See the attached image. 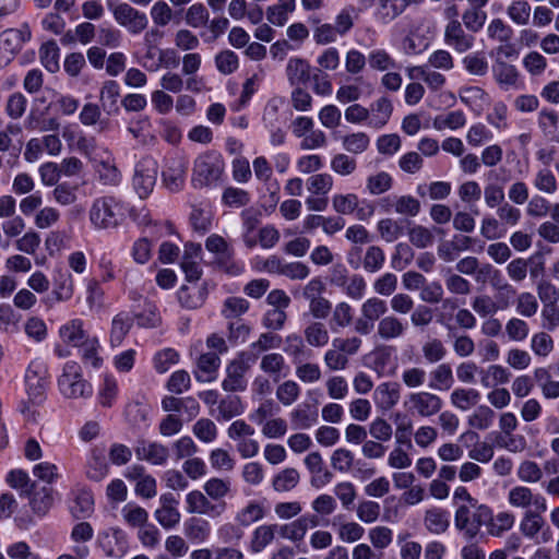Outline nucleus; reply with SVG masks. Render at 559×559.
Here are the masks:
<instances>
[{
	"instance_id": "nucleus-1",
	"label": "nucleus",
	"mask_w": 559,
	"mask_h": 559,
	"mask_svg": "<svg viewBox=\"0 0 559 559\" xmlns=\"http://www.w3.org/2000/svg\"><path fill=\"white\" fill-rule=\"evenodd\" d=\"M492 511L486 504H479L469 509L467 504H459L454 512V527L467 540L475 539L484 525L489 524Z\"/></svg>"
},
{
	"instance_id": "nucleus-2",
	"label": "nucleus",
	"mask_w": 559,
	"mask_h": 559,
	"mask_svg": "<svg viewBox=\"0 0 559 559\" xmlns=\"http://www.w3.org/2000/svg\"><path fill=\"white\" fill-rule=\"evenodd\" d=\"M90 222L96 230L114 229L124 217L122 204L112 197H103L94 200L91 205Z\"/></svg>"
},
{
	"instance_id": "nucleus-3",
	"label": "nucleus",
	"mask_w": 559,
	"mask_h": 559,
	"mask_svg": "<svg viewBox=\"0 0 559 559\" xmlns=\"http://www.w3.org/2000/svg\"><path fill=\"white\" fill-rule=\"evenodd\" d=\"M58 389L66 399H88L93 394V388L83 379L81 367L75 361L64 364L62 373L58 378Z\"/></svg>"
},
{
	"instance_id": "nucleus-4",
	"label": "nucleus",
	"mask_w": 559,
	"mask_h": 559,
	"mask_svg": "<svg viewBox=\"0 0 559 559\" xmlns=\"http://www.w3.org/2000/svg\"><path fill=\"white\" fill-rule=\"evenodd\" d=\"M90 157L100 181L104 185L116 186L120 181V171L118 170L112 153L105 146L95 144H83L81 146Z\"/></svg>"
},
{
	"instance_id": "nucleus-5",
	"label": "nucleus",
	"mask_w": 559,
	"mask_h": 559,
	"mask_svg": "<svg viewBox=\"0 0 559 559\" xmlns=\"http://www.w3.org/2000/svg\"><path fill=\"white\" fill-rule=\"evenodd\" d=\"M224 171V162L219 154L206 152L199 155L193 164L192 185L197 188L209 187L219 180Z\"/></svg>"
},
{
	"instance_id": "nucleus-6",
	"label": "nucleus",
	"mask_w": 559,
	"mask_h": 559,
	"mask_svg": "<svg viewBox=\"0 0 559 559\" xmlns=\"http://www.w3.org/2000/svg\"><path fill=\"white\" fill-rule=\"evenodd\" d=\"M205 249L215 255L217 267L231 276H238L245 271L242 263L235 260V252L224 237L210 235L205 240Z\"/></svg>"
},
{
	"instance_id": "nucleus-7",
	"label": "nucleus",
	"mask_w": 559,
	"mask_h": 559,
	"mask_svg": "<svg viewBox=\"0 0 559 559\" xmlns=\"http://www.w3.org/2000/svg\"><path fill=\"white\" fill-rule=\"evenodd\" d=\"M403 406L414 417L430 418L440 413L443 401L431 391H415L405 397Z\"/></svg>"
},
{
	"instance_id": "nucleus-8",
	"label": "nucleus",
	"mask_w": 559,
	"mask_h": 559,
	"mask_svg": "<svg viewBox=\"0 0 559 559\" xmlns=\"http://www.w3.org/2000/svg\"><path fill=\"white\" fill-rule=\"evenodd\" d=\"M377 205L384 214L402 217H416L421 210L420 201L411 194H385L378 199Z\"/></svg>"
},
{
	"instance_id": "nucleus-9",
	"label": "nucleus",
	"mask_w": 559,
	"mask_h": 559,
	"mask_svg": "<svg viewBox=\"0 0 559 559\" xmlns=\"http://www.w3.org/2000/svg\"><path fill=\"white\" fill-rule=\"evenodd\" d=\"M251 357L247 352H240L226 367V377L222 388L226 392H241L247 388L246 374L251 368Z\"/></svg>"
},
{
	"instance_id": "nucleus-10",
	"label": "nucleus",
	"mask_w": 559,
	"mask_h": 559,
	"mask_svg": "<svg viewBox=\"0 0 559 559\" xmlns=\"http://www.w3.org/2000/svg\"><path fill=\"white\" fill-rule=\"evenodd\" d=\"M108 7L115 21L130 34L138 35L146 29L148 19L144 12L134 9L127 2L112 4L108 1Z\"/></svg>"
},
{
	"instance_id": "nucleus-11",
	"label": "nucleus",
	"mask_w": 559,
	"mask_h": 559,
	"mask_svg": "<svg viewBox=\"0 0 559 559\" xmlns=\"http://www.w3.org/2000/svg\"><path fill=\"white\" fill-rule=\"evenodd\" d=\"M507 501L511 508L525 512L532 510L547 511L548 509L546 498L534 492L525 485H516L510 488L507 493Z\"/></svg>"
},
{
	"instance_id": "nucleus-12",
	"label": "nucleus",
	"mask_w": 559,
	"mask_h": 559,
	"mask_svg": "<svg viewBox=\"0 0 559 559\" xmlns=\"http://www.w3.org/2000/svg\"><path fill=\"white\" fill-rule=\"evenodd\" d=\"M157 174L158 165L152 157H144L136 164L132 183L141 199L147 198L153 192Z\"/></svg>"
},
{
	"instance_id": "nucleus-13",
	"label": "nucleus",
	"mask_w": 559,
	"mask_h": 559,
	"mask_svg": "<svg viewBox=\"0 0 559 559\" xmlns=\"http://www.w3.org/2000/svg\"><path fill=\"white\" fill-rule=\"evenodd\" d=\"M186 503L188 513L210 518H218L226 510V503L224 501L214 503L204 490L201 491L198 489L187 493Z\"/></svg>"
},
{
	"instance_id": "nucleus-14",
	"label": "nucleus",
	"mask_w": 559,
	"mask_h": 559,
	"mask_svg": "<svg viewBox=\"0 0 559 559\" xmlns=\"http://www.w3.org/2000/svg\"><path fill=\"white\" fill-rule=\"evenodd\" d=\"M443 39L447 46L459 53L471 50L475 44V37L463 28L460 21H450L444 27Z\"/></svg>"
},
{
	"instance_id": "nucleus-15",
	"label": "nucleus",
	"mask_w": 559,
	"mask_h": 559,
	"mask_svg": "<svg viewBox=\"0 0 559 559\" xmlns=\"http://www.w3.org/2000/svg\"><path fill=\"white\" fill-rule=\"evenodd\" d=\"M187 160L182 156H175L167 159L162 173L163 182L173 192L182 189L186 180Z\"/></svg>"
},
{
	"instance_id": "nucleus-16",
	"label": "nucleus",
	"mask_w": 559,
	"mask_h": 559,
	"mask_svg": "<svg viewBox=\"0 0 559 559\" xmlns=\"http://www.w3.org/2000/svg\"><path fill=\"white\" fill-rule=\"evenodd\" d=\"M25 385L28 399L40 404L45 399L46 371L38 364H31L25 373Z\"/></svg>"
},
{
	"instance_id": "nucleus-17",
	"label": "nucleus",
	"mask_w": 559,
	"mask_h": 559,
	"mask_svg": "<svg viewBox=\"0 0 559 559\" xmlns=\"http://www.w3.org/2000/svg\"><path fill=\"white\" fill-rule=\"evenodd\" d=\"M134 452L138 460L153 465H165L169 457V450L166 445L145 439L136 440Z\"/></svg>"
},
{
	"instance_id": "nucleus-18",
	"label": "nucleus",
	"mask_w": 559,
	"mask_h": 559,
	"mask_svg": "<svg viewBox=\"0 0 559 559\" xmlns=\"http://www.w3.org/2000/svg\"><path fill=\"white\" fill-rule=\"evenodd\" d=\"M319 525V518L317 515H302L297 520L282 525L280 527V534L283 538L292 542H300L306 536L309 528H313Z\"/></svg>"
},
{
	"instance_id": "nucleus-19",
	"label": "nucleus",
	"mask_w": 559,
	"mask_h": 559,
	"mask_svg": "<svg viewBox=\"0 0 559 559\" xmlns=\"http://www.w3.org/2000/svg\"><path fill=\"white\" fill-rule=\"evenodd\" d=\"M259 368L274 382H278L281 379L285 378L288 369L285 357L276 352L262 355Z\"/></svg>"
},
{
	"instance_id": "nucleus-20",
	"label": "nucleus",
	"mask_w": 559,
	"mask_h": 559,
	"mask_svg": "<svg viewBox=\"0 0 559 559\" xmlns=\"http://www.w3.org/2000/svg\"><path fill=\"white\" fill-rule=\"evenodd\" d=\"M305 464L311 473V485L322 488L330 484L333 474L324 466L323 459L319 452H311L305 457Z\"/></svg>"
},
{
	"instance_id": "nucleus-21",
	"label": "nucleus",
	"mask_w": 559,
	"mask_h": 559,
	"mask_svg": "<svg viewBox=\"0 0 559 559\" xmlns=\"http://www.w3.org/2000/svg\"><path fill=\"white\" fill-rule=\"evenodd\" d=\"M372 397L378 408L390 411L400 401V385L396 382H382L374 389Z\"/></svg>"
},
{
	"instance_id": "nucleus-22",
	"label": "nucleus",
	"mask_w": 559,
	"mask_h": 559,
	"mask_svg": "<svg viewBox=\"0 0 559 559\" xmlns=\"http://www.w3.org/2000/svg\"><path fill=\"white\" fill-rule=\"evenodd\" d=\"M178 301L187 309H197L201 307L207 296L206 286L203 284L192 283L182 285L178 293Z\"/></svg>"
},
{
	"instance_id": "nucleus-23",
	"label": "nucleus",
	"mask_w": 559,
	"mask_h": 559,
	"mask_svg": "<svg viewBox=\"0 0 559 559\" xmlns=\"http://www.w3.org/2000/svg\"><path fill=\"white\" fill-rule=\"evenodd\" d=\"M59 336L63 343L73 347H79L90 337L81 319H72L62 324L59 329Z\"/></svg>"
},
{
	"instance_id": "nucleus-24",
	"label": "nucleus",
	"mask_w": 559,
	"mask_h": 559,
	"mask_svg": "<svg viewBox=\"0 0 559 559\" xmlns=\"http://www.w3.org/2000/svg\"><path fill=\"white\" fill-rule=\"evenodd\" d=\"M406 324L396 316H384L377 324V335L382 341L401 338L406 332Z\"/></svg>"
},
{
	"instance_id": "nucleus-25",
	"label": "nucleus",
	"mask_w": 559,
	"mask_h": 559,
	"mask_svg": "<svg viewBox=\"0 0 559 559\" xmlns=\"http://www.w3.org/2000/svg\"><path fill=\"white\" fill-rule=\"evenodd\" d=\"M265 508L257 500L248 501L235 514V522L241 527H249L265 516Z\"/></svg>"
},
{
	"instance_id": "nucleus-26",
	"label": "nucleus",
	"mask_w": 559,
	"mask_h": 559,
	"mask_svg": "<svg viewBox=\"0 0 559 559\" xmlns=\"http://www.w3.org/2000/svg\"><path fill=\"white\" fill-rule=\"evenodd\" d=\"M508 299L496 301L489 295H477L471 301V307L480 318H488L495 316L499 310H504L509 307Z\"/></svg>"
},
{
	"instance_id": "nucleus-27",
	"label": "nucleus",
	"mask_w": 559,
	"mask_h": 559,
	"mask_svg": "<svg viewBox=\"0 0 559 559\" xmlns=\"http://www.w3.org/2000/svg\"><path fill=\"white\" fill-rule=\"evenodd\" d=\"M424 525L431 534L445 533L450 525L448 511L439 507L427 509L424 515Z\"/></svg>"
},
{
	"instance_id": "nucleus-28",
	"label": "nucleus",
	"mask_w": 559,
	"mask_h": 559,
	"mask_svg": "<svg viewBox=\"0 0 559 559\" xmlns=\"http://www.w3.org/2000/svg\"><path fill=\"white\" fill-rule=\"evenodd\" d=\"M545 512L546 511L539 510L524 512L519 524V530L524 537L534 539L540 533L546 525L545 519L543 518V513Z\"/></svg>"
},
{
	"instance_id": "nucleus-29",
	"label": "nucleus",
	"mask_w": 559,
	"mask_h": 559,
	"mask_svg": "<svg viewBox=\"0 0 559 559\" xmlns=\"http://www.w3.org/2000/svg\"><path fill=\"white\" fill-rule=\"evenodd\" d=\"M183 534L190 542L203 544L211 535V524L200 518H190L183 523Z\"/></svg>"
},
{
	"instance_id": "nucleus-30",
	"label": "nucleus",
	"mask_w": 559,
	"mask_h": 559,
	"mask_svg": "<svg viewBox=\"0 0 559 559\" xmlns=\"http://www.w3.org/2000/svg\"><path fill=\"white\" fill-rule=\"evenodd\" d=\"M429 376V388L435 391H449L455 381L452 367L448 362L439 364L430 371Z\"/></svg>"
},
{
	"instance_id": "nucleus-31",
	"label": "nucleus",
	"mask_w": 559,
	"mask_h": 559,
	"mask_svg": "<svg viewBox=\"0 0 559 559\" xmlns=\"http://www.w3.org/2000/svg\"><path fill=\"white\" fill-rule=\"evenodd\" d=\"M408 75L411 79H421L433 92L441 90L447 82L443 74L428 68L427 66H415L409 68Z\"/></svg>"
},
{
	"instance_id": "nucleus-32",
	"label": "nucleus",
	"mask_w": 559,
	"mask_h": 559,
	"mask_svg": "<svg viewBox=\"0 0 559 559\" xmlns=\"http://www.w3.org/2000/svg\"><path fill=\"white\" fill-rule=\"evenodd\" d=\"M29 37L31 32L27 28L7 29L0 35V49L9 55H13L21 49L22 45L28 40Z\"/></svg>"
},
{
	"instance_id": "nucleus-33",
	"label": "nucleus",
	"mask_w": 559,
	"mask_h": 559,
	"mask_svg": "<svg viewBox=\"0 0 559 559\" xmlns=\"http://www.w3.org/2000/svg\"><path fill=\"white\" fill-rule=\"evenodd\" d=\"M304 337L307 344L314 348L325 347L330 342V333L321 321L310 322L304 330Z\"/></svg>"
},
{
	"instance_id": "nucleus-34",
	"label": "nucleus",
	"mask_w": 559,
	"mask_h": 559,
	"mask_svg": "<svg viewBox=\"0 0 559 559\" xmlns=\"http://www.w3.org/2000/svg\"><path fill=\"white\" fill-rule=\"evenodd\" d=\"M282 343V338L280 335L264 332L259 335L255 342L250 344L249 355L251 357V362H253L260 356L270 353V350L278 348Z\"/></svg>"
},
{
	"instance_id": "nucleus-35",
	"label": "nucleus",
	"mask_w": 559,
	"mask_h": 559,
	"mask_svg": "<svg viewBox=\"0 0 559 559\" xmlns=\"http://www.w3.org/2000/svg\"><path fill=\"white\" fill-rule=\"evenodd\" d=\"M296 9V0H277L276 4L266 9L267 21L275 26H283L288 21V15Z\"/></svg>"
},
{
	"instance_id": "nucleus-36",
	"label": "nucleus",
	"mask_w": 559,
	"mask_h": 559,
	"mask_svg": "<svg viewBox=\"0 0 559 559\" xmlns=\"http://www.w3.org/2000/svg\"><path fill=\"white\" fill-rule=\"evenodd\" d=\"M369 123L376 128H382L391 118L393 106L391 100L383 96L378 98L370 107Z\"/></svg>"
},
{
	"instance_id": "nucleus-37",
	"label": "nucleus",
	"mask_w": 559,
	"mask_h": 559,
	"mask_svg": "<svg viewBox=\"0 0 559 559\" xmlns=\"http://www.w3.org/2000/svg\"><path fill=\"white\" fill-rule=\"evenodd\" d=\"M130 478H138L135 485L136 495L143 498H153L156 496V480L151 475L143 474V467L134 466L128 474Z\"/></svg>"
},
{
	"instance_id": "nucleus-38",
	"label": "nucleus",
	"mask_w": 559,
	"mask_h": 559,
	"mask_svg": "<svg viewBox=\"0 0 559 559\" xmlns=\"http://www.w3.org/2000/svg\"><path fill=\"white\" fill-rule=\"evenodd\" d=\"M165 412H187L189 417H195L199 414V403L193 397L178 399L175 396H165L162 401Z\"/></svg>"
},
{
	"instance_id": "nucleus-39",
	"label": "nucleus",
	"mask_w": 559,
	"mask_h": 559,
	"mask_svg": "<svg viewBox=\"0 0 559 559\" xmlns=\"http://www.w3.org/2000/svg\"><path fill=\"white\" fill-rule=\"evenodd\" d=\"M286 74L292 85H301L310 80V66L300 58L289 59L286 67Z\"/></svg>"
},
{
	"instance_id": "nucleus-40",
	"label": "nucleus",
	"mask_w": 559,
	"mask_h": 559,
	"mask_svg": "<svg viewBox=\"0 0 559 559\" xmlns=\"http://www.w3.org/2000/svg\"><path fill=\"white\" fill-rule=\"evenodd\" d=\"M393 185V177L384 170L371 174L366 179V189L371 195L384 194L392 189Z\"/></svg>"
},
{
	"instance_id": "nucleus-41",
	"label": "nucleus",
	"mask_w": 559,
	"mask_h": 559,
	"mask_svg": "<svg viewBox=\"0 0 559 559\" xmlns=\"http://www.w3.org/2000/svg\"><path fill=\"white\" fill-rule=\"evenodd\" d=\"M361 85H365L369 90L368 94L371 93V84L365 83L362 78H356L354 83L344 84L338 87L335 95L336 100L341 104L357 102L362 95Z\"/></svg>"
},
{
	"instance_id": "nucleus-42",
	"label": "nucleus",
	"mask_w": 559,
	"mask_h": 559,
	"mask_svg": "<svg viewBox=\"0 0 559 559\" xmlns=\"http://www.w3.org/2000/svg\"><path fill=\"white\" fill-rule=\"evenodd\" d=\"M276 528L277 526L272 524H263L258 526L252 532L250 549L253 552H260L265 549L273 542Z\"/></svg>"
},
{
	"instance_id": "nucleus-43",
	"label": "nucleus",
	"mask_w": 559,
	"mask_h": 559,
	"mask_svg": "<svg viewBox=\"0 0 559 559\" xmlns=\"http://www.w3.org/2000/svg\"><path fill=\"white\" fill-rule=\"evenodd\" d=\"M537 126L547 138L555 139L559 131V114L551 108H543L537 116Z\"/></svg>"
},
{
	"instance_id": "nucleus-44",
	"label": "nucleus",
	"mask_w": 559,
	"mask_h": 559,
	"mask_svg": "<svg viewBox=\"0 0 559 559\" xmlns=\"http://www.w3.org/2000/svg\"><path fill=\"white\" fill-rule=\"evenodd\" d=\"M480 399V394L475 389L457 388L451 392V404L461 411H467L475 406Z\"/></svg>"
},
{
	"instance_id": "nucleus-45",
	"label": "nucleus",
	"mask_w": 559,
	"mask_h": 559,
	"mask_svg": "<svg viewBox=\"0 0 559 559\" xmlns=\"http://www.w3.org/2000/svg\"><path fill=\"white\" fill-rule=\"evenodd\" d=\"M132 324L133 320L130 316L127 313H118L111 322L110 344L112 346L121 345Z\"/></svg>"
},
{
	"instance_id": "nucleus-46",
	"label": "nucleus",
	"mask_w": 559,
	"mask_h": 559,
	"mask_svg": "<svg viewBox=\"0 0 559 559\" xmlns=\"http://www.w3.org/2000/svg\"><path fill=\"white\" fill-rule=\"evenodd\" d=\"M85 301L92 312H99L104 308L105 292L95 278L86 281Z\"/></svg>"
},
{
	"instance_id": "nucleus-47",
	"label": "nucleus",
	"mask_w": 559,
	"mask_h": 559,
	"mask_svg": "<svg viewBox=\"0 0 559 559\" xmlns=\"http://www.w3.org/2000/svg\"><path fill=\"white\" fill-rule=\"evenodd\" d=\"M217 412V420H229L243 413L242 402L237 395H228L218 402Z\"/></svg>"
},
{
	"instance_id": "nucleus-48",
	"label": "nucleus",
	"mask_w": 559,
	"mask_h": 559,
	"mask_svg": "<svg viewBox=\"0 0 559 559\" xmlns=\"http://www.w3.org/2000/svg\"><path fill=\"white\" fill-rule=\"evenodd\" d=\"M385 262V253L383 249L377 245L369 246L361 260L362 269L367 273L379 272Z\"/></svg>"
},
{
	"instance_id": "nucleus-49",
	"label": "nucleus",
	"mask_w": 559,
	"mask_h": 559,
	"mask_svg": "<svg viewBox=\"0 0 559 559\" xmlns=\"http://www.w3.org/2000/svg\"><path fill=\"white\" fill-rule=\"evenodd\" d=\"M492 73L496 81L500 85L512 86L518 82L519 73L514 66L509 64L501 60L500 58H496L495 64L492 67Z\"/></svg>"
},
{
	"instance_id": "nucleus-50",
	"label": "nucleus",
	"mask_w": 559,
	"mask_h": 559,
	"mask_svg": "<svg viewBox=\"0 0 559 559\" xmlns=\"http://www.w3.org/2000/svg\"><path fill=\"white\" fill-rule=\"evenodd\" d=\"M121 515L128 526L132 528H141L148 522L147 511L132 502L127 503L121 509Z\"/></svg>"
},
{
	"instance_id": "nucleus-51",
	"label": "nucleus",
	"mask_w": 559,
	"mask_h": 559,
	"mask_svg": "<svg viewBox=\"0 0 559 559\" xmlns=\"http://www.w3.org/2000/svg\"><path fill=\"white\" fill-rule=\"evenodd\" d=\"M464 69L475 76H485L489 70L488 60L483 51L472 52L462 59Z\"/></svg>"
},
{
	"instance_id": "nucleus-52",
	"label": "nucleus",
	"mask_w": 559,
	"mask_h": 559,
	"mask_svg": "<svg viewBox=\"0 0 559 559\" xmlns=\"http://www.w3.org/2000/svg\"><path fill=\"white\" fill-rule=\"evenodd\" d=\"M343 148L352 154H362L370 145V138L365 132H353L341 136Z\"/></svg>"
},
{
	"instance_id": "nucleus-53",
	"label": "nucleus",
	"mask_w": 559,
	"mask_h": 559,
	"mask_svg": "<svg viewBox=\"0 0 559 559\" xmlns=\"http://www.w3.org/2000/svg\"><path fill=\"white\" fill-rule=\"evenodd\" d=\"M295 376L305 384H313L322 379L321 367L316 362H295Z\"/></svg>"
},
{
	"instance_id": "nucleus-54",
	"label": "nucleus",
	"mask_w": 559,
	"mask_h": 559,
	"mask_svg": "<svg viewBox=\"0 0 559 559\" xmlns=\"http://www.w3.org/2000/svg\"><path fill=\"white\" fill-rule=\"evenodd\" d=\"M388 312L386 301L379 297H370L365 300L360 307V313L373 321H380Z\"/></svg>"
},
{
	"instance_id": "nucleus-55",
	"label": "nucleus",
	"mask_w": 559,
	"mask_h": 559,
	"mask_svg": "<svg viewBox=\"0 0 559 559\" xmlns=\"http://www.w3.org/2000/svg\"><path fill=\"white\" fill-rule=\"evenodd\" d=\"M486 33L489 39L500 44H508L513 37V29L499 17L489 22Z\"/></svg>"
},
{
	"instance_id": "nucleus-56",
	"label": "nucleus",
	"mask_w": 559,
	"mask_h": 559,
	"mask_svg": "<svg viewBox=\"0 0 559 559\" xmlns=\"http://www.w3.org/2000/svg\"><path fill=\"white\" fill-rule=\"evenodd\" d=\"M185 21L192 28L204 27L210 22V12L203 3H193L186 10Z\"/></svg>"
},
{
	"instance_id": "nucleus-57",
	"label": "nucleus",
	"mask_w": 559,
	"mask_h": 559,
	"mask_svg": "<svg viewBox=\"0 0 559 559\" xmlns=\"http://www.w3.org/2000/svg\"><path fill=\"white\" fill-rule=\"evenodd\" d=\"M333 178L330 174L321 173L311 175L307 181V190L310 194L326 197L333 188Z\"/></svg>"
},
{
	"instance_id": "nucleus-58",
	"label": "nucleus",
	"mask_w": 559,
	"mask_h": 559,
	"mask_svg": "<svg viewBox=\"0 0 559 559\" xmlns=\"http://www.w3.org/2000/svg\"><path fill=\"white\" fill-rule=\"evenodd\" d=\"M203 490L212 501H223L230 492V483L226 479L212 477L203 484Z\"/></svg>"
},
{
	"instance_id": "nucleus-59",
	"label": "nucleus",
	"mask_w": 559,
	"mask_h": 559,
	"mask_svg": "<svg viewBox=\"0 0 559 559\" xmlns=\"http://www.w3.org/2000/svg\"><path fill=\"white\" fill-rule=\"evenodd\" d=\"M300 392V386L296 381L286 380L277 386L275 396L283 406H290L299 399Z\"/></svg>"
},
{
	"instance_id": "nucleus-60",
	"label": "nucleus",
	"mask_w": 559,
	"mask_h": 559,
	"mask_svg": "<svg viewBox=\"0 0 559 559\" xmlns=\"http://www.w3.org/2000/svg\"><path fill=\"white\" fill-rule=\"evenodd\" d=\"M360 204V200L355 193H338L332 198L333 210L341 215H350Z\"/></svg>"
},
{
	"instance_id": "nucleus-61",
	"label": "nucleus",
	"mask_w": 559,
	"mask_h": 559,
	"mask_svg": "<svg viewBox=\"0 0 559 559\" xmlns=\"http://www.w3.org/2000/svg\"><path fill=\"white\" fill-rule=\"evenodd\" d=\"M330 167L334 174L347 177L356 171L357 160L345 153H337L331 158Z\"/></svg>"
},
{
	"instance_id": "nucleus-62",
	"label": "nucleus",
	"mask_w": 559,
	"mask_h": 559,
	"mask_svg": "<svg viewBox=\"0 0 559 559\" xmlns=\"http://www.w3.org/2000/svg\"><path fill=\"white\" fill-rule=\"evenodd\" d=\"M496 417L492 408L487 405H479L472 415L468 416V425L478 430L488 429Z\"/></svg>"
},
{
	"instance_id": "nucleus-63",
	"label": "nucleus",
	"mask_w": 559,
	"mask_h": 559,
	"mask_svg": "<svg viewBox=\"0 0 559 559\" xmlns=\"http://www.w3.org/2000/svg\"><path fill=\"white\" fill-rule=\"evenodd\" d=\"M531 4L525 0L512 1L507 8V15L518 25H527L531 17Z\"/></svg>"
},
{
	"instance_id": "nucleus-64",
	"label": "nucleus",
	"mask_w": 559,
	"mask_h": 559,
	"mask_svg": "<svg viewBox=\"0 0 559 559\" xmlns=\"http://www.w3.org/2000/svg\"><path fill=\"white\" fill-rule=\"evenodd\" d=\"M368 63L372 70L381 72L396 68L393 57L382 48L373 49L369 52Z\"/></svg>"
}]
</instances>
